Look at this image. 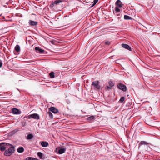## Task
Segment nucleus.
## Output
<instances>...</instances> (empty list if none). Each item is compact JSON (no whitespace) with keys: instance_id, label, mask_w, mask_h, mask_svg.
<instances>
[{"instance_id":"obj_16","label":"nucleus","mask_w":160,"mask_h":160,"mask_svg":"<svg viewBox=\"0 0 160 160\" xmlns=\"http://www.w3.org/2000/svg\"><path fill=\"white\" fill-rule=\"evenodd\" d=\"M15 49L17 51V52H19L20 51V46L18 45H16V46L15 47Z\"/></svg>"},{"instance_id":"obj_31","label":"nucleus","mask_w":160,"mask_h":160,"mask_svg":"<svg viewBox=\"0 0 160 160\" xmlns=\"http://www.w3.org/2000/svg\"><path fill=\"white\" fill-rule=\"evenodd\" d=\"M2 63L1 62V65H0L1 67L2 66Z\"/></svg>"},{"instance_id":"obj_4","label":"nucleus","mask_w":160,"mask_h":160,"mask_svg":"<svg viewBox=\"0 0 160 160\" xmlns=\"http://www.w3.org/2000/svg\"><path fill=\"white\" fill-rule=\"evenodd\" d=\"M99 82L98 81H95L93 82L92 85L94 87L95 89H99L100 88V86L99 85Z\"/></svg>"},{"instance_id":"obj_32","label":"nucleus","mask_w":160,"mask_h":160,"mask_svg":"<svg viewBox=\"0 0 160 160\" xmlns=\"http://www.w3.org/2000/svg\"><path fill=\"white\" fill-rule=\"evenodd\" d=\"M66 17H67V16H64V18H65Z\"/></svg>"},{"instance_id":"obj_27","label":"nucleus","mask_w":160,"mask_h":160,"mask_svg":"<svg viewBox=\"0 0 160 160\" xmlns=\"http://www.w3.org/2000/svg\"><path fill=\"white\" fill-rule=\"evenodd\" d=\"M110 44V42L108 41H105V44L106 45H109Z\"/></svg>"},{"instance_id":"obj_24","label":"nucleus","mask_w":160,"mask_h":160,"mask_svg":"<svg viewBox=\"0 0 160 160\" xmlns=\"http://www.w3.org/2000/svg\"><path fill=\"white\" fill-rule=\"evenodd\" d=\"M115 11L116 12H120V10L118 8V7H116L115 8Z\"/></svg>"},{"instance_id":"obj_26","label":"nucleus","mask_w":160,"mask_h":160,"mask_svg":"<svg viewBox=\"0 0 160 160\" xmlns=\"http://www.w3.org/2000/svg\"><path fill=\"white\" fill-rule=\"evenodd\" d=\"M112 88H111V87H110V86H106V87H105V89L106 90H108V91H109Z\"/></svg>"},{"instance_id":"obj_33","label":"nucleus","mask_w":160,"mask_h":160,"mask_svg":"<svg viewBox=\"0 0 160 160\" xmlns=\"http://www.w3.org/2000/svg\"><path fill=\"white\" fill-rule=\"evenodd\" d=\"M33 160H36V159H34Z\"/></svg>"},{"instance_id":"obj_14","label":"nucleus","mask_w":160,"mask_h":160,"mask_svg":"<svg viewBox=\"0 0 160 160\" xmlns=\"http://www.w3.org/2000/svg\"><path fill=\"white\" fill-rule=\"evenodd\" d=\"M24 148L22 147H20L18 148L17 149V151L19 153H22L24 151Z\"/></svg>"},{"instance_id":"obj_5","label":"nucleus","mask_w":160,"mask_h":160,"mask_svg":"<svg viewBox=\"0 0 160 160\" xmlns=\"http://www.w3.org/2000/svg\"><path fill=\"white\" fill-rule=\"evenodd\" d=\"M115 4L119 8H122L123 6V4L122 3L120 0H117L115 2Z\"/></svg>"},{"instance_id":"obj_12","label":"nucleus","mask_w":160,"mask_h":160,"mask_svg":"<svg viewBox=\"0 0 160 160\" xmlns=\"http://www.w3.org/2000/svg\"><path fill=\"white\" fill-rule=\"evenodd\" d=\"M61 2H62V1L61 0H56L52 3L51 6L53 7L54 5L58 4Z\"/></svg>"},{"instance_id":"obj_17","label":"nucleus","mask_w":160,"mask_h":160,"mask_svg":"<svg viewBox=\"0 0 160 160\" xmlns=\"http://www.w3.org/2000/svg\"><path fill=\"white\" fill-rule=\"evenodd\" d=\"M124 19L126 20H132V18L131 17H130L129 16H128V15H125L124 16Z\"/></svg>"},{"instance_id":"obj_13","label":"nucleus","mask_w":160,"mask_h":160,"mask_svg":"<svg viewBox=\"0 0 160 160\" xmlns=\"http://www.w3.org/2000/svg\"><path fill=\"white\" fill-rule=\"evenodd\" d=\"M41 145L43 147H47L48 146V142L44 141H42L41 142Z\"/></svg>"},{"instance_id":"obj_23","label":"nucleus","mask_w":160,"mask_h":160,"mask_svg":"<svg viewBox=\"0 0 160 160\" xmlns=\"http://www.w3.org/2000/svg\"><path fill=\"white\" fill-rule=\"evenodd\" d=\"M108 83L109 84V86L111 87V88H112L114 85V84L113 83V82L111 81H109L108 82Z\"/></svg>"},{"instance_id":"obj_22","label":"nucleus","mask_w":160,"mask_h":160,"mask_svg":"<svg viewBox=\"0 0 160 160\" xmlns=\"http://www.w3.org/2000/svg\"><path fill=\"white\" fill-rule=\"evenodd\" d=\"M38 156L40 158L42 159V153L41 152H38L37 153Z\"/></svg>"},{"instance_id":"obj_30","label":"nucleus","mask_w":160,"mask_h":160,"mask_svg":"<svg viewBox=\"0 0 160 160\" xmlns=\"http://www.w3.org/2000/svg\"><path fill=\"white\" fill-rule=\"evenodd\" d=\"M2 18H1V19H4V17H3V16H2Z\"/></svg>"},{"instance_id":"obj_19","label":"nucleus","mask_w":160,"mask_h":160,"mask_svg":"<svg viewBox=\"0 0 160 160\" xmlns=\"http://www.w3.org/2000/svg\"><path fill=\"white\" fill-rule=\"evenodd\" d=\"M147 144V143L144 141H142L140 142V143L139 144V146L138 148H139L142 145H144L145 144Z\"/></svg>"},{"instance_id":"obj_25","label":"nucleus","mask_w":160,"mask_h":160,"mask_svg":"<svg viewBox=\"0 0 160 160\" xmlns=\"http://www.w3.org/2000/svg\"><path fill=\"white\" fill-rule=\"evenodd\" d=\"M124 99H125L124 97H122L120 98V99L119 100V102L121 103H122L123 102Z\"/></svg>"},{"instance_id":"obj_9","label":"nucleus","mask_w":160,"mask_h":160,"mask_svg":"<svg viewBox=\"0 0 160 160\" xmlns=\"http://www.w3.org/2000/svg\"><path fill=\"white\" fill-rule=\"evenodd\" d=\"M28 23L30 26H36L38 24V22H37L32 20H29Z\"/></svg>"},{"instance_id":"obj_8","label":"nucleus","mask_w":160,"mask_h":160,"mask_svg":"<svg viewBox=\"0 0 160 160\" xmlns=\"http://www.w3.org/2000/svg\"><path fill=\"white\" fill-rule=\"evenodd\" d=\"M35 49L37 52L40 53H42L44 52V50H42L38 47H35Z\"/></svg>"},{"instance_id":"obj_11","label":"nucleus","mask_w":160,"mask_h":160,"mask_svg":"<svg viewBox=\"0 0 160 160\" xmlns=\"http://www.w3.org/2000/svg\"><path fill=\"white\" fill-rule=\"evenodd\" d=\"M66 150V149L65 148H60L58 150V153L59 154H62L65 152Z\"/></svg>"},{"instance_id":"obj_1","label":"nucleus","mask_w":160,"mask_h":160,"mask_svg":"<svg viewBox=\"0 0 160 160\" xmlns=\"http://www.w3.org/2000/svg\"><path fill=\"white\" fill-rule=\"evenodd\" d=\"M6 149L4 154L6 156L11 155L15 151V147L12 145L3 142H1V151H4Z\"/></svg>"},{"instance_id":"obj_29","label":"nucleus","mask_w":160,"mask_h":160,"mask_svg":"<svg viewBox=\"0 0 160 160\" xmlns=\"http://www.w3.org/2000/svg\"><path fill=\"white\" fill-rule=\"evenodd\" d=\"M98 1V0H94V2L96 4Z\"/></svg>"},{"instance_id":"obj_7","label":"nucleus","mask_w":160,"mask_h":160,"mask_svg":"<svg viewBox=\"0 0 160 160\" xmlns=\"http://www.w3.org/2000/svg\"><path fill=\"white\" fill-rule=\"evenodd\" d=\"M122 46L123 48H124L126 49H127L128 50H129L130 51H131V48L127 44H122Z\"/></svg>"},{"instance_id":"obj_21","label":"nucleus","mask_w":160,"mask_h":160,"mask_svg":"<svg viewBox=\"0 0 160 160\" xmlns=\"http://www.w3.org/2000/svg\"><path fill=\"white\" fill-rule=\"evenodd\" d=\"M94 116H91L88 117L87 118V120L90 121L94 119Z\"/></svg>"},{"instance_id":"obj_20","label":"nucleus","mask_w":160,"mask_h":160,"mask_svg":"<svg viewBox=\"0 0 160 160\" xmlns=\"http://www.w3.org/2000/svg\"><path fill=\"white\" fill-rule=\"evenodd\" d=\"M47 114L49 115L50 118H53V115L50 112H47Z\"/></svg>"},{"instance_id":"obj_18","label":"nucleus","mask_w":160,"mask_h":160,"mask_svg":"<svg viewBox=\"0 0 160 160\" xmlns=\"http://www.w3.org/2000/svg\"><path fill=\"white\" fill-rule=\"evenodd\" d=\"M50 77L51 78H54V73L53 72H51L49 74Z\"/></svg>"},{"instance_id":"obj_15","label":"nucleus","mask_w":160,"mask_h":160,"mask_svg":"<svg viewBox=\"0 0 160 160\" xmlns=\"http://www.w3.org/2000/svg\"><path fill=\"white\" fill-rule=\"evenodd\" d=\"M33 137V136L32 134H28L27 137V139L28 140H30L32 139Z\"/></svg>"},{"instance_id":"obj_2","label":"nucleus","mask_w":160,"mask_h":160,"mask_svg":"<svg viewBox=\"0 0 160 160\" xmlns=\"http://www.w3.org/2000/svg\"><path fill=\"white\" fill-rule=\"evenodd\" d=\"M117 87L119 89L122 90L124 92L126 91L127 90L126 86L122 84L119 83Z\"/></svg>"},{"instance_id":"obj_10","label":"nucleus","mask_w":160,"mask_h":160,"mask_svg":"<svg viewBox=\"0 0 160 160\" xmlns=\"http://www.w3.org/2000/svg\"><path fill=\"white\" fill-rule=\"evenodd\" d=\"M12 111L14 114H20L21 113L20 111L19 110L16 108H13L12 109Z\"/></svg>"},{"instance_id":"obj_28","label":"nucleus","mask_w":160,"mask_h":160,"mask_svg":"<svg viewBox=\"0 0 160 160\" xmlns=\"http://www.w3.org/2000/svg\"><path fill=\"white\" fill-rule=\"evenodd\" d=\"M31 158L30 157H28L26 158V160H31Z\"/></svg>"},{"instance_id":"obj_6","label":"nucleus","mask_w":160,"mask_h":160,"mask_svg":"<svg viewBox=\"0 0 160 160\" xmlns=\"http://www.w3.org/2000/svg\"><path fill=\"white\" fill-rule=\"evenodd\" d=\"M49 110L50 111L54 113H57L58 112V109L54 107H52L49 108Z\"/></svg>"},{"instance_id":"obj_3","label":"nucleus","mask_w":160,"mask_h":160,"mask_svg":"<svg viewBox=\"0 0 160 160\" xmlns=\"http://www.w3.org/2000/svg\"><path fill=\"white\" fill-rule=\"evenodd\" d=\"M28 118L30 119L31 118L38 120L39 119V115L36 113L32 114L28 116Z\"/></svg>"}]
</instances>
